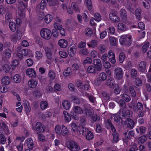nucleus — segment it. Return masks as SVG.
I'll list each match as a JSON object with an SVG mask.
<instances>
[{"label": "nucleus", "mask_w": 151, "mask_h": 151, "mask_svg": "<svg viewBox=\"0 0 151 151\" xmlns=\"http://www.w3.org/2000/svg\"><path fill=\"white\" fill-rule=\"evenodd\" d=\"M1 67H2L3 70L5 73L7 72L10 69V66L8 65H5L3 66L0 65V68Z\"/></svg>", "instance_id": "57"}, {"label": "nucleus", "mask_w": 151, "mask_h": 151, "mask_svg": "<svg viewBox=\"0 0 151 151\" xmlns=\"http://www.w3.org/2000/svg\"><path fill=\"white\" fill-rule=\"evenodd\" d=\"M46 56L47 59L51 60L52 58V55L51 49L48 47H46L45 49Z\"/></svg>", "instance_id": "28"}, {"label": "nucleus", "mask_w": 151, "mask_h": 151, "mask_svg": "<svg viewBox=\"0 0 151 151\" xmlns=\"http://www.w3.org/2000/svg\"><path fill=\"white\" fill-rule=\"evenodd\" d=\"M12 14L9 12H6L5 15V18L6 21H9L12 19Z\"/></svg>", "instance_id": "46"}, {"label": "nucleus", "mask_w": 151, "mask_h": 151, "mask_svg": "<svg viewBox=\"0 0 151 151\" xmlns=\"http://www.w3.org/2000/svg\"><path fill=\"white\" fill-rule=\"evenodd\" d=\"M55 132L56 134L61 135L62 133V127H61L58 125H57L55 127Z\"/></svg>", "instance_id": "48"}, {"label": "nucleus", "mask_w": 151, "mask_h": 151, "mask_svg": "<svg viewBox=\"0 0 151 151\" xmlns=\"http://www.w3.org/2000/svg\"><path fill=\"white\" fill-rule=\"evenodd\" d=\"M132 106H129V107H131L133 108L134 111L137 112V111L140 110H141L143 109V106L142 104L138 102L136 105H134L133 104V102H132Z\"/></svg>", "instance_id": "17"}, {"label": "nucleus", "mask_w": 151, "mask_h": 151, "mask_svg": "<svg viewBox=\"0 0 151 151\" xmlns=\"http://www.w3.org/2000/svg\"><path fill=\"white\" fill-rule=\"evenodd\" d=\"M67 146L71 151H78L80 147L76 142L74 141L68 142Z\"/></svg>", "instance_id": "7"}, {"label": "nucleus", "mask_w": 151, "mask_h": 151, "mask_svg": "<svg viewBox=\"0 0 151 151\" xmlns=\"http://www.w3.org/2000/svg\"><path fill=\"white\" fill-rule=\"evenodd\" d=\"M138 68L139 70L142 72H144L146 68V63L144 61L140 62L138 66Z\"/></svg>", "instance_id": "22"}, {"label": "nucleus", "mask_w": 151, "mask_h": 151, "mask_svg": "<svg viewBox=\"0 0 151 151\" xmlns=\"http://www.w3.org/2000/svg\"><path fill=\"white\" fill-rule=\"evenodd\" d=\"M116 101L117 102L119 105L123 108H124L126 106L125 102L122 100H119L118 98L116 99Z\"/></svg>", "instance_id": "51"}, {"label": "nucleus", "mask_w": 151, "mask_h": 151, "mask_svg": "<svg viewBox=\"0 0 151 151\" xmlns=\"http://www.w3.org/2000/svg\"><path fill=\"white\" fill-rule=\"evenodd\" d=\"M77 47L74 44H71L68 48V55L70 56H73L76 51Z\"/></svg>", "instance_id": "12"}, {"label": "nucleus", "mask_w": 151, "mask_h": 151, "mask_svg": "<svg viewBox=\"0 0 151 151\" xmlns=\"http://www.w3.org/2000/svg\"><path fill=\"white\" fill-rule=\"evenodd\" d=\"M94 19L96 21L99 22L101 19V17L99 13H96L94 15Z\"/></svg>", "instance_id": "64"}, {"label": "nucleus", "mask_w": 151, "mask_h": 151, "mask_svg": "<svg viewBox=\"0 0 151 151\" xmlns=\"http://www.w3.org/2000/svg\"><path fill=\"white\" fill-rule=\"evenodd\" d=\"M1 81L2 84L6 85H8L10 83V79L7 76H6L2 79Z\"/></svg>", "instance_id": "36"}, {"label": "nucleus", "mask_w": 151, "mask_h": 151, "mask_svg": "<svg viewBox=\"0 0 151 151\" xmlns=\"http://www.w3.org/2000/svg\"><path fill=\"white\" fill-rule=\"evenodd\" d=\"M62 105L63 108L65 110L69 109L71 107L70 102L67 100H63L62 101Z\"/></svg>", "instance_id": "24"}, {"label": "nucleus", "mask_w": 151, "mask_h": 151, "mask_svg": "<svg viewBox=\"0 0 151 151\" xmlns=\"http://www.w3.org/2000/svg\"><path fill=\"white\" fill-rule=\"evenodd\" d=\"M63 113L65 121L67 122H70L71 118L69 114L65 111H64Z\"/></svg>", "instance_id": "26"}, {"label": "nucleus", "mask_w": 151, "mask_h": 151, "mask_svg": "<svg viewBox=\"0 0 151 151\" xmlns=\"http://www.w3.org/2000/svg\"><path fill=\"white\" fill-rule=\"evenodd\" d=\"M12 50L11 49H8L5 50L4 51L3 56L6 59L9 58L11 56Z\"/></svg>", "instance_id": "30"}, {"label": "nucleus", "mask_w": 151, "mask_h": 151, "mask_svg": "<svg viewBox=\"0 0 151 151\" xmlns=\"http://www.w3.org/2000/svg\"><path fill=\"white\" fill-rule=\"evenodd\" d=\"M122 97L126 102H129L131 100V98L130 96L126 93L122 94Z\"/></svg>", "instance_id": "61"}, {"label": "nucleus", "mask_w": 151, "mask_h": 151, "mask_svg": "<svg viewBox=\"0 0 151 151\" xmlns=\"http://www.w3.org/2000/svg\"><path fill=\"white\" fill-rule=\"evenodd\" d=\"M125 55L124 53L122 52L120 53L119 56V60L120 62L122 63L125 58Z\"/></svg>", "instance_id": "59"}, {"label": "nucleus", "mask_w": 151, "mask_h": 151, "mask_svg": "<svg viewBox=\"0 0 151 151\" xmlns=\"http://www.w3.org/2000/svg\"><path fill=\"white\" fill-rule=\"evenodd\" d=\"M119 14L120 17L122 19H124L127 17V13L124 9H121L119 12Z\"/></svg>", "instance_id": "34"}, {"label": "nucleus", "mask_w": 151, "mask_h": 151, "mask_svg": "<svg viewBox=\"0 0 151 151\" xmlns=\"http://www.w3.org/2000/svg\"><path fill=\"white\" fill-rule=\"evenodd\" d=\"M147 138L145 136H142L138 139V143L139 144L143 143L146 140Z\"/></svg>", "instance_id": "63"}, {"label": "nucleus", "mask_w": 151, "mask_h": 151, "mask_svg": "<svg viewBox=\"0 0 151 151\" xmlns=\"http://www.w3.org/2000/svg\"><path fill=\"white\" fill-rule=\"evenodd\" d=\"M26 141L28 147L30 149H32L34 147V143L32 139H27L26 140Z\"/></svg>", "instance_id": "33"}, {"label": "nucleus", "mask_w": 151, "mask_h": 151, "mask_svg": "<svg viewBox=\"0 0 151 151\" xmlns=\"http://www.w3.org/2000/svg\"><path fill=\"white\" fill-rule=\"evenodd\" d=\"M126 122L127 127L130 128H132L135 124V122L130 119H127Z\"/></svg>", "instance_id": "31"}, {"label": "nucleus", "mask_w": 151, "mask_h": 151, "mask_svg": "<svg viewBox=\"0 0 151 151\" xmlns=\"http://www.w3.org/2000/svg\"><path fill=\"white\" fill-rule=\"evenodd\" d=\"M36 128L37 131L43 132L45 130V127L40 122H37L36 124Z\"/></svg>", "instance_id": "21"}, {"label": "nucleus", "mask_w": 151, "mask_h": 151, "mask_svg": "<svg viewBox=\"0 0 151 151\" xmlns=\"http://www.w3.org/2000/svg\"><path fill=\"white\" fill-rule=\"evenodd\" d=\"M14 81L16 83H19L22 80L21 77L19 74H16L13 78Z\"/></svg>", "instance_id": "43"}, {"label": "nucleus", "mask_w": 151, "mask_h": 151, "mask_svg": "<svg viewBox=\"0 0 151 151\" xmlns=\"http://www.w3.org/2000/svg\"><path fill=\"white\" fill-rule=\"evenodd\" d=\"M98 44L97 41L93 40L91 41L90 43H87V45L89 47L94 48L97 46Z\"/></svg>", "instance_id": "35"}, {"label": "nucleus", "mask_w": 151, "mask_h": 151, "mask_svg": "<svg viewBox=\"0 0 151 151\" xmlns=\"http://www.w3.org/2000/svg\"><path fill=\"white\" fill-rule=\"evenodd\" d=\"M46 3L45 0H42L40 3L37 6L36 9L37 11H40V10H43L45 8Z\"/></svg>", "instance_id": "23"}, {"label": "nucleus", "mask_w": 151, "mask_h": 151, "mask_svg": "<svg viewBox=\"0 0 151 151\" xmlns=\"http://www.w3.org/2000/svg\"><path fill=\"white\" fill-rule=\"evenodd\" d=\"M108 58L110 61L113 64H114L116 62L115 59V55L114 52L110 50L108 53Z\"/></svg>", "instance_id": "19"}, {"label": "nucleus", "mask_w": 151, "mask_h": 151, "mask_svg": "<svg viewBox=\"0 0 151 151\" xmlns=\"http://www.w3.org/2000/svg\"><path fill=\"white\" fill-rule=\"evenodd\" d=\"M28 85L31 88H35L38 84V81L34 80H31L28 82Z\"/></svg>", "instance_id": "29"}, {"label": "nucleus", "mask_w": 151, "mask_h": 151, "mask_svg": "<svg viewBox=\"0 0 151 151\" xmlns=\"http://www.w3.org/2000/svg\"><path fill=\"white\" fill-rule=\"evenodd\" d=\"M129 88V91L131 95L133 96H136V93L134 88L131 86H128V85H125L124 86L123 90L125 92H127L128 91V89Z\"/></svg>", "instance_id": "13"}, {"label": "nucleus", "mask_w": 151, "mask_h": 151, "mask_svg": "<svg viewBox=\"0 0 151 151\" xmlns=\"http://www.w3.org/2000/svg\"><path fill=\"white\" fill-rule=\"evenodd\" d=\"M132 112L129 110H123L122 112L120 111L119 113L112 115L111 118L114 121L118 123H119L122 121V117H130L132 116Z\"/></svg>", "instance_id": "1"}, {"label": "nucleus", "mask_w": 151, "mask_h": 151, "mask_svg": "<svg viewBox=\"0 0 151 151\" xmlns=\"http://www.w3.org/2000/svg\"><path fill=\"white\" fill-rule=\"evenodd\" d=\"M71 72V69L68 67L64 70L63 73V75L65 76H68L70 75Z\"/></svg>", "instance_id": "52"}, {"label": "nucleus", "mask_w": 151, "mask_h": 151, "mask_svg": "<svg viewBox=\"0 0 151 151\" xmlns=\"http://www.w3.org/2000/svg\"><path fill=\"white\" fill-rule=\"evenodd\" d=\"M106 46L103 44L100 45L98 47V49L101 53H104L106 50Z\"/></svg>", "instance_id": "55"}, {"label": "nucleus", "mask_w": 151, "mask_h": 151, "mask_svg": "<svg viewBox=\"0 0 151 151\" xmlns=\"http://www.w3.org/2000/svg\"><path fill=\"white\" fill-rule=\"evenodd\" d=\"M124 0H111V2L113 4H115L116 6H119L124 2Z\"/></svg>", "instance_id": "40"}, {"label": "nucleus", "mask_w": 151, "mask_h": 151, "mask_svg": "<svg viewBox=\"0 0 151 151\" xmlns=\"http://www.w3.org/2000/svg\"><path fill=\"white\" fill-rule=\"evenodd\" d=\"M59 45L62 48H66L68 44V42L66 40L61 39L58 41Z\"/></svg>", "instance_id": "25"}, {"label": "nucleus", "mask_w": 151, "mask_h": 151, "mask_svg": "<svg viewBox=\"0 0 151 151\" xmlns=\"http://www.w3.org/2000/svg\"><path fill=\"white\" fill-rule=\"evenodd\" d=\"M96 69L93 65H90L87 68V71L89 73H94L96 72Z\"/></svg>", "instance_id": "39"}, {"label": "nucleus", "mask_w": 151, "mask_h": 151, "mask_svg": "<svg viewBox=\"0 0 151 151\" xmlns=\"http://www.w3.org/2000/svg\"><path fill=\"white\" fill-rule=\"evenodd\" d=\"M52 15L48 14L46 15L45 17L44 20L46 23H49L52 21Z\"/></svg>", "instance_id": "38"}, {"label": "nucleus", "mask_w": 151, "mask_h": 151, "mask_svg": "<svg viewBox=\"0 0 151 151\" xmlns=\"http://www.w3.org/2000/svg\"><path fill=\"white\" fill-rule=\"evenodd\" d=\"M98 55V53L97 52L94 50H92L90 53L91 57L93 58H96L97 57Z\"/></svg>", "instance_id": "58"}, {"label": "nucleus", "mask_w": 151, "mask_h": 151, "mask_svg": "<svg viewBox=\"0 0 151 151\" xmlns=\"http://www.w3.org/2000/svg\"><path fill=\"white\" fill-rule=\"evenodd\" d=\"M125 137L128 139H130L134 135V133L132 131H127L124 133Z\"/></svg>", "instance_id": "44"}, {"label": "nucleus", "mask_w": 151, "mask_h": 151, "mask_svg": "<svg viewBox=\"0 0 151 151\" xmlns=\"http://www.w3.org/2000/svg\"><path fill=\"white\" fill-rule=\"evenodd\" d=\"M83 110L80 106H74L70 111V114L73 119L77 120L79 119L78 115L83 113Z\"/></svg>", "instance_id": "3"}, {"label": "nucleus", "mask_w": 151, "mask_h": 151, "mask_svg": "<svg viewBox=\"0 0 151 151\" xmlns=\"http://www.w3.org/2000/svg\"><path fill=\"white\" fill-rule=\"evenodd\" d=\"M84 3L89 10L91 11L92 9V4L91 0H85Z\"/></svg>", "instance_id": "41"}, {"label": "nucleus", "mask_w": 151, "mask_h": 151, "mask_svg": "<svg viewBox=\"0 0 151 151\" xmlns=\"http://www.w3.org/2000/svg\"><path fill=\"white\" fill-rule=\"evenodd\" d=\"M94 67L98 71L101 70L102 65L100 60L99 59H95L93 60Z\"/></svg>", "instance_id": "18"}, {"label": "nucleus", "mask_w": 151, "mask_h": 151, "mask_svg": "<svg viewBox=\"0 0 151 151\" xmlns=\"http://www.w3.org/2000/svg\"><path fill=\"white\" fill-rule=\"evenodd\" d=\"M19 65V61L17 60H13L11 64V66L12 69L13 70L15 69Z\"/></svg>", "instance_id": "42"}, {"label": "nucleus", "mask_w": 151, "mask_h": 151, "mask_svg": "<svg viewBox=\"0 0 151 151\" xmlns=\"http://www.w3.org/2000/svg\"><path fill=\"white\" fill-rule=\"evenodd\" d=\"M107 85L110 88H113L114 86V81L113 79H108L107 82Z\"/></svg>", "instance_id": "50"}, {"label": "nucleus", "mask_w": 151, "mask_h": 151, "mask_svg": "<svg viewBox=\"0 0 151 151\" xmlns=\"http://www.w3.org/2000/svg\"><path fill=\"white\" fill-rule=\"evenodd\" d=\"M26 73L29 77H35L36 76V73L34 70L32 68L28 69L26 71Z\"/></svg>", "instance_id": "20"}, {"label": "nucleus", "mask_w": 151, "mask_h": 151, "mask_svg": "<svg viewBox=\"0 0 151 151\" xmlns=\"http://www.w3.org/2000/svg\"><path fill=\"white\" fill-rule=\"evenodd\" d=\"M141 9L140 8H138L135 10V16L137 19L140 20L141 19Z\"/></svg>", "instance_id": "49"}, {"label": "nucleus", "mask_w": 151, "mask_h": 151, "mask_svg": "<svg viewBox=\"0 0 151 151\" xmlns=\"http://www.w3.org/2000/svg\"><path fill=\"white\" fill-rule=\"evenodd\" d=\"M118 29L122 31H125L128 29L125 25L121 22L119 23L117 25Z\"/></svg>", "instance_id": "27"}, {"label": "nucleus", "mask_w": 151, "mask_h": 151, "mask_svg": "<svg viewBox=\"0 0 151 151\" xmlns=\"http://www.w3.org/2000/svg\"><path fill=\"white\" fill-rule=\"evenodd\" d=\"M109 42L111 45L113 46H115L116 44L117 39L115 37L111 36L109 37Z\"/></svg>", "instance_id": "47"}, {"label": "nucleus", "mask_w": 151, "mask_h": 151, "mask_svg": "<svg viewBox=\"0 0 151 151\" xmlns=\"http://www.w3.org/2000/svg\"><path fill=\"white\" fill-rule=\"evenodd\" d=\"M141 52L143 54L145 53L147 51L150 46V43L148 42H143L141 45Z\"/></svg>", "instance_id": "16"}, {"label": "nucleus", "mask_w": 151, "mask_h": 151, "mask_svg": "<svg viewBox=\"0 0 151 151\" xmlns=\"http://www.w3.org/2000/svg\"><path fill=\"white\" fill-rule=\"evenodd\" d=\"M69 125L70 126L72 131L75 134L80 136L81 134V130H80V129L79 127L75 123L73 122L71 123Z\"/></svg>", "instance_id": "8"}, {"label": "nucleus", "mask_w": 151, "mask_h": 151, "mask_svg": "<svg viewBox=\"0 0 151 151\" xmlns=\"http://www.w3.org/2000/svg\"><path fill=\"white\" fill-rule=\"evenodd\" d=\"M9 27L11 30L14 31L16 29V26L15 24L13 22H10L9 23Z\"/></svg>", "instance_id": "60"}, {"label": "nucleus", "mask_w": 151, "mask_h": 151, "mask_svg": "<svg viewBox=\"0 0 151 151\" xmlns=\"http://www.w3.org/2000/svg\"><path fill=\"white\" fill-rule=\"evenodd\" d=\"M43 56L42 53L39 51H37L36 52L35 54V57L38 60L41 59Z\"/></svg>", "instance_id": "56"}, {"label": "nucleus", "mask_w": 151, "mask_h": 151, "mask_svg": "<svg viewBox=\"0 0 151 151\" xmlns=\"http://www.w3.org/2000/svg\"><path fill=\"white\" fill-rule=\"evenodd\" d=\"M48 74L49 77L51 80H54L55 79L56 73L53 70H50Z\"/></svg>", "instance_id": "45"}, {"label": "nucleus", "mask_w": 151, "mask_h": 151, "mask_svg": "<svg viewBox=\"0 0 151 151\" xmlns=\"http://www.w3.org/2000/svg\"><path fill=\"white\" fill-rule=\"evenodd\" d=\"M22 34L19 31H17L11 37V39L13 41L16 42L17 40H19L22 36Z\"/></svg>", "instance_id": "15"}, {"label": "nucleus", "mask_w": 151, "mask_h": 151, "mask_svg": "<svg viewBox=\"0 0 151 151\" xmlns=\"http://www.w3.org/2000/svg\"><path fill=\"white\" fill-rule=\"evenodd\" d=\"M113 142L114 143H116L119 140L118 134L116 133H113Z\"/></svg>", "instance_id": "62"}, {"label": "nucleus", "mask_w": 151, "mask_h": 151, "mask_svg": "<svg viewBox=\"0 0 151 151\" xmlns=\"http://www.w3.org/2000/svg\"><path fill=\"white\" fill-rule=\"evenodd\" d=\"M0 132L1 134H8L9 133L8 127L4 122L0 124Z\"/></svg>", "instance_id": "10"}, {"label": "nucleus", "mask_w": 151, "mask_h": 151, "mask_svg": "<svg viewBox=\"0 0 151 151\" xmlns=\"http://www.w3.org/2000/svg\"><path fill=\"white\" fill-rule=\"evenodd\" d=\"M114 71L116 78L118 80L122 79L123 76V71L122 68H117L115 69Z\"/></svg>", "instance_id": "11"}, {"label": "nucleus", "mask_w": 151, "mask_h": 151, "mask_svg": "<svg viewBox=\"0 0 151 151\" xmlns=\"http://www.w3.org/2000/svg\"><path fill=\"white\" fill-rule=\"evenodd\" d=\"M23 104L24 108L26 112L29 113L31 111V107L28 102L26 101H23Z\"/></svg>", "instance_id": "32"}, {"label": "nucleus", "mask_w": 151, "mask_h": 151, "mask_svg": "<svg viewBox=\"0 0 151 151\" xmlns=\"http://www.w3.org/2000/svg\"><path fill=\"white\" fill-rule=\"evenodd\" d=\"M132 36L129 35H123L120 36L119 42L120 44L127 47L130 45L132 42Z\"/></svg>", "instance_id": "2"}, {"label": "nucleus", "mask_w": 151, "mask_h": 151, "mask_svg": "<svg viewBox=\"0 0 151 151\" xmlns=\"http://www.w3.org/2000/svg\"><path fill=\"white\" fill-rule=\"evenodd\" d=\"M48 105V104L45 101H41L40 104V108L43 110L46 109Z\"/></svg>", "instance_id": "53"}, {"label": "nucleus", "mask_w": 151, "mask_h": 151, "mask_svg": "<svg viewBox=\"0 0 151 151\" xmlns=\"http://www.w3.org/2000/svg\"><path fill=\"white\" fill-rule=\"evenodd\" d=\"M106 78V75L105 73H101L99 74L97 80L93 81V83L95 85H98L100 84V82L104 81Z\"/></svg>", "instance_id": "9"}, {"label": "nucleus", "mask_w": 151, "mask_h": 151, "mask_svg": "<svg viewBox=\"0 0 151 151\" xmlns=\"http://www.w3.org/2000/svg\"><path fill=\"white\" fill-rule=\"evenodd\" d=\"M62 133L61 135L64 136L65 135H68L69 133V131L67 128L64 125L62 126Z\"/></svg>", "instance_id": "37"}, {"label": "nucleus", "mask_w": 151, "mask_h": 151, "mask_svg": "<svg viewBox=\"0 0 151 151\" xmlns=\"http://www.w3.org/2000/svg\"><path fill=\"white\" fill-rule=\"evenodd\" d=\"M18 8L17 15L21 17H23L24 14V9L26 8L24 4L22 1L20 2Z\"/></svg>", "instance_id": "6"}, {"label": "nucleus", "mask_w": 151, "mask_h": 151, "mask_svg": "<svg viewBox=\"0 0 151 151\" xmlns=\"http://www.w3.org/2000/svg\"><path fill=\"white\" fill-rule=\"evenodd\" d=\"M81 134L84 136L86 139L88 140H91L94 137L92 132L89 129L86 127H83L81 131Z\"/></svg>", "instance_id": "4"}, {"label": "nucleus", "mask_w": 151, "mask_h": 151, "mask_svg": "<svg viewBox=\"0 0 151 151\" xmlns=\"http://www.w3.org/2000/svg\"><path fill=\"white\" fill-rule=\"evenodd\" d=\"M40 34L42 37L47 40H49L52 36L51 31L46 28L42 29L40 30Z\"/></svg>", "instance_id": "5"}, {"label": "nucleus", "mask_w": 151, "mask_h": 151, "mask_svg": "<svg viewBox=\"0 0 151 151\" xmlns=\"http://www.w3.org/2000/svg\"><path fill=\"white\" fill-rule=\"evenodd\" d=\"M136 130L138 133H139L140 131L141 134H143L145 132L146 128L145 127L142 126L137 128Z\"/></svg>", "instance_id": "54"}, {"label": "nucleus", "mask_w": 151, "mask_h": 151, "mask_svg": "<svg viewBox=\"0 0 151 151\" xmlns=\"http://www.w3.org/2000/svg\"><path fill=\"white\" fill-rule=\"evenodd\" d=\"M109 17L110 20L114 22L118 23L120 21V18L115 13H110Z\"/></svg>", "instance_id": "14"}]
</instances>
